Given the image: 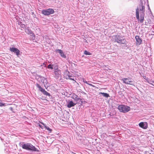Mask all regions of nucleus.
Returning a JSON list of instances; mask_svg holds the SVG:
<instances>
[{
	"instance_id": "nucleus-31",
	"label": "nucleus",
	"mask_w": 154,
	"mask_h": 154,
	"mask_svg": "<svg viewBox=\"0 0 154 154\" xmlns=\"http://www.w3.org/2000/svg\"><path fill=\"white\" fill-rule=\"evenodd\" d=\"M43 65H45V67H46V65L45 64V63H43V64L42 65H41V66H42Z\"/></svg>"
},
{
	"instance_id": "nucleus-15",
	"label": "nucleus",
	"mask_w": 154,
	"mask_h": 154,
	"mask_svg": "<svg viewBox=\"0 0 154 154\" xmlns=\"http://www.w3.org/2000/svg\"><path fill=\"white\" fill-rule=\"evenodd\" d=\"M40 123L44 126L45 129L49 131L50 133L51 132L52 130L50 129L48 127H47L44 123L42 122H40Z\"/></svg>"
},
{
	"instance_id": "nucleus-10",
	"label": "nucleus",
	"mask_w": 154,
	"mask_h": 154,
	"mask_svg": "<svg viewBox=\"0 0 154 154\" xmlns=\"http://www.w3.org/2000/svg\"><path fill=\"white\" fill-rule=\"evenodd\" d=\"M28 150H32L35 152H38L39 150L34 146L30 143Z\"/></svg>"
},
{
	"instance_id": "nucleus-16",
	"label": "nucleus",
	"mask_w": 154,
	"mask_h": 154,
	"mask_svg": "<svg viewBox=\"0 0 154 154\" xmlns=\"http://www.w3.org/2000/svg\"><path fill=\"white\" fill-rule=\"evenodd\" d=\"M41 79V82L44 84L45 85L47 84V80L44 77H42Z\"/></svg>"
},
{
	"instance_id": "nucleus-4",
	"label": "nucleus",
	"mask_w": 154,
	"mask_h": 154,
	"mask_svg": "<svg viewBox=\"0 0 154 154\" xmlns=\"http://www.w3.org/2000/svg\"><path fill=\"white\" fill-rule=\"evenodd\" d=\"M54 77L56 79H58L61 76V71L58 68L57 65H55L54 66Z\"/></svg>"
},
{
	"instance_id": "nucleus-24",
	"label": "nucleus",
	"mask_w": 154,
	"mask_h": 154,
	"mask_svg": "<svg viewBox=\"0 0 154 154\" xmlns=\"http://www.w3.org/2000/svg\"><path fill=\"white\" fill-rule=\"evenodd\" d=\"M148 82L150 84H151L152 85H154V82L153 81H150V82Z\"/></svg>"
},
{
	"instance_id": "nucleus-11",
	"label": "nucleus",
	"mask_w": 154,
	"mask_h": 154,
	"mask_svg": "<svg viewBox=\"0 0 154 154\" xmlns=\"http://www.w3.org/2000/svg\"><path fill=\"white\" fill-rule=\"evenodd\" d=\"M135 38L136 41V45H140L142 42V40L140 37L139 36L136 35Z\"/></svg>"
},
{
	"instance_id": "nucleus-1",
	"label": "nucleus",
	"mask_w": 154,
	"mask_h": 154,
	"mask_svg": "<svg viewBox=\"0 0 154 154\" xmlns=\"http://www.w3.org/2000/svg\"><path fill=\"white\" fill-rule=\"evenodd\" d=\"M145 6L142 3L139 5V8H137L136 9V17L141 23L144 20V17Z\"/></svg>"
},
{
	"instance_id": "nucleus-25",
	"label": "nucleus",
	"mask_w": 154,
	"mask_h": 154,
	"mask_svg": "<svg viewBox=\"0 0 154 154\" xmlns=\"http://www.w3.org/2000/svg\"><path fill=\"white\" fill-rule=\"evenodd\" d=\"M36 86L38 88H39V90L42 88L41 87L40 85L38 84H36Z\"/></svg>"
},
{
	"instance_id": "nucleus-26",
	"label": "nucleus",
	"mask_w": 154,
	"mask_h": 154,
	"mask_svg": "<svg viewBox=\"0 0 154 154\" xmlns=\"http://www.w3.org/2000/svg\"><path fill=\"white\" fill-rule=\"evenodd\" d=\"M39 90H40V91H41L42 92V93L44 91H45V90L42 88H40Z\"/></svg>"
},
{
	"instance_id": "nucleus-12",
	"label": "nucleus",
	"mask_w": 154,
	"mask_h": 154,
	"mask_svg": "<svg viewBox=\"0 0 154 154\" xmlns=\"http://www.w3.org/2000/svg\"><path fill=\"white\" fill-rule=\"evenodd\" d=\"M76 105V103H74L72 101H70L68 103L67 107L69 108H70Z\"/></svg>"
},
{
	"instance_id": "nucleus-14",
	"label": "nucleus",
	"mask_w": 154,
	"mask_h": 154,
	"mask_svg": "<svg viewBox=\"0 0 154 154\" xmlns=\"http://www.w3.org/2000/svg\"><path fill=\"white\" fill-rule=\"evenodd\" d=\"M29 144V143H25L22 145V147L23 149L28 150Z\"/></svg>"
},
{
	"instance_id": "nucleus-2",
	"label": "nucleus",
	"mask_w": 154,
	"mask_h": 154,
	"mask_svg": "<svg viewBox=\"0 0 154 154\" xmlns=\"http://www.w3.org/2000/svg\"><path fill=\"white\" fill-rule=\"evenodd\" d=\"M118 109L120 112L126 113L128 112L130 109L129 106L123 105H119Z\"/></svg>"
},
{
	"instance_id": "nucleus-9",
	"label": "nucleus",
	"mask_w": 154,
	"mask_h": 154,
	"mask_svg": "<svg viewBox=\"0 0 154 154\" xmlns=\"http://www.w3.org/2000/svg\"><path fill=\"white\" fill-rule=\"evenodd\" d=\"M55 52L56 53H59L62 57L64 58H65L66 57V55L64 54L62 50L57 49L55 50Z\"/></svg>"
},
{
	"instance_id": "nucleus-20",
	"label": "nucleus",
	"mask_w": 154,
	"mask_h": 154,
	"mask_svg": "<svg viewBox=\"0 0 154 154\" xmlns=\"http://www.w3.org/2000/svg\"><path fill=\"white\" fill-rule=\"evenodd\" d=\"M7 105V104L5 103H2V101L0 100V106H6Z\"/></svg>"
},
{
	"instance_id": "nucleus-5",
	"label": "nucleus",
	"mask_w": 154,
	"mask_h": 154,
	"mask_svg": "<svg viewBox=\"0 0 154 154\" xmlns=\"http://www.w3.org/2000/svg\"><path fill=\"white\" fill-rule=\"evenodd\" d=\"M54 11L52 9L49 8L45 10H43L42 11V14L45 15H49L54 13Z\"/></svg>"
},
{
	"instance_id": "nucleus-6",
	"label": "nucleus",
	"mask_w": 154,
	"mask_h": 154,
	"mask_svg": "<svg viewBox=\"0 0 154 154\" xmlns=\"http://www.w3.org/2000/svg\"><path fill=\"white\" fill-rule=\"evenodd\" d=\"M139 125L140 127L144 129H146L148 127V124L146 122H140L139 124Z\"/></svg>"
},
{
	"instance_id": "nucleus-34",
	"label": "nucleus",
	"mask_w": 154,
	"mask_h": 154,
	"mask_svg": "<svg viewBox=\"0 0 154 154\" xmlns=\"http://www.w3.org/2000/svg\"><path fill=\"white\" fill-rule=\"evenodd\" d=\"M11 108V109H12V108L11 107V108Z\"/></svg>"
},
{
	"instance_id": "nucleus-28",
	"label": "nucleus",
	"mask_w": 154,
	"mask_h": 154,
	"mask_svg": "<svg viewBox=\"0 0 154 154\" xmlns=\"http://www.w3.org/2000/svg\"><path fill=\"white\" fill-rule=\"evenodd\" d=\"M39 126L42 128L43 129L44 128V127L42 126V125H39Z\"/></svg>"
},
{
	"instance_id": "nucleus-30",
	"label": "nucleus",
	"mask_w": 154,
	"mask_h": 154,
	"mask_svg": "<svg viewBox=\"0 0 154 154\" xmlns=\"http://www.w3.org/2000/svg\"><path fill=\"white\" fill-rule=\"evenodd\" d=\"M83 82H84V83H86L87 84H88V82H87L85 80H83Z\"/></svg>"
},
{
	"instance_id": "nucleus-19",
	"label": "nucleus",
	"mask_w": 154,
	"mask_h": 154,
	"mask_svg": "<svg viewBox=\"0 0 154 154\" xmlns=\"http://www.w3.org/2000/svg\"><path fill=\"white\" fill-rule=\"evenodd\" d=\"M55 66L53 64H49L48 66V69H54Z\"/></svg>"
},
{
	"instance_id": "nucleus-21",
	"label": "nucleus",
	"mask_w": 154,
	"mask_h": 154,
	"mask_svg": "<svg viewBox=\"0 0 154 154\" xmlns=\"http://www.w3.org/2000/svg\"><path fill=\"white\" fill-rule=\"evenodd\" d=\"M69 79L71 80H74L75 82H76L74 80V79L73 78V77L72 76V74H70L69 73Z\"/></svg>"
},
{
	"instance_id": "nucleus-17",
	"label": "nucleus",
	"mask_w": 154,
	"mask_h": 154,
	"mask_svg": "<svg viewBox=\"0 0 154 154\" xmlns=\"http://www.w3.org/2000/svg\"><path fill=\"white\" fill-rule=\"evenodd\" d=\"M122 80L123 82L126 84H130V82H129V79L128 78H123L122 79Z\"/></svg>"
},
{
	"instance_id": "nucleus-23",
	"label": "nucleus",
	"mask_w": 154,
	"mask_h": 154,
	"mask_svg": "<svg viewBox=\"0 0 154 154\" xmlns=\"http://www.w3.org/2000/svg\"><path fill=\"white\" fill-rule=\"evenodd\" d=\"M84 53L85 55H90L91 54L88 51H84Z\"/></svg>"
},
{
	"instance_id": "nucleus-13",
	"label": "nucleus",
	"mask_w": 154,
	"mask_h": 154,
	"mask_svg": "<svg viewBox=\"0 0 154 154\" xmlns=\"http://www.w3.org/2000/svg\"><path fill=\"white\" fill-rule=\"evenodd\" d=\"M69 72L67 70H66L64 72V76L66 79H69Z\"/></svg>"
},
{
	"instance_id": "nucleus-3",
	"label": "nucleus",
	"mask_w": 154,
	"mask_h": 154,
	"mask_svg": "<svg viewBox=\"0 0 154 154\" xmlns=\"http://www.w3.org/2000/svg\"><path fill=\"white\" fill-rule=\"evenodd\" d=\"M114 38L115 41L117 43L123 44H125L126 41L123 36L116 35L114 36Z\"/></svg>"
},
{
	"instance_id": "nucleus-7",
	"label": "nucleus",
	"mask_w": 154,
	"mask_h": 154,
	"mask_svg": "<svg viewBox=\"0 0 154 154\" xmlns=\"http://www.w3.org/2000/svg\"><path fill=\"white\" fill-rule=\"evenodd\" d=\"M10 50L12 52L15 53L16 55L18 56L20 54V51L19 50L14 47L10 48Z\"/></svg>"
},
{
	"instance_id": "nucleus-8",
	"label": "nucleus",
	"mask_w": 154,
	"mask_h": 154,
	"mask_svg": "<svg viewBox=\"0 0 154 154\" xmlns=\"http://www.w3.org/2000/svg\"><path fill=\"white\" fill-rule=\"evenodd\" d=\"M25 31L27 34H30L32 36L33 39V38H35V35L33 33L32 31L29 28V27L25 28Z\"/></svg>"
},
{
	"instance_id": "nucleus-32",
	"label": "nucleus",
	"mask_w": 154,
	"mask_h": 154,
	"mask_svg": "<svg viewBox=\"0 0 154 154\" xmlns=\"http://www.w3.org/2000/svg\"><path fill=\"white\" fill-rule=\"evenodd\" d=\"M24 26H25V25H24V24H22V27H24Z\"/></svg>"
},
{
	"instance_id": "nucleus-18",
	"label": "nucleus",
	"mask_w": 154,
	"mask_h": 154,
	"mask_svg": "<svg viewBox=\"0 0 154 154\" xmlns=\"http://www.w3.org/2000/svg\"><path fill=\"white\" fill-rule=\"evenodd\" d=\"M100 94H102L103 96L106 97H109V94L106 93L100 92Z\"/></svg>"
},
{
	"instance_id": "nucleus-27",
	"label": "nucleus",
	"mask_w": 154,
	"mask_h": 154,
	"mask_svg": "<svg viewBox=\"0 0 154 154\" xmlns=\"http://www.w3.org/2000/svg\"><path fill=\"white\" fill-rule=\"evenodd\" d=\"M129 82H130V84H128L132 85H134V83L132 81H129Z\"/></svg>"
},
{
	"instance_id": "nucleus-33",
	"label": "nucleus",
	"mask_w": 154,
	"mask_h": 154,
	"mask_svg": "<svg viewBox=\"0 0 154 154\" xmlns=\"http://www.w3.org/2000/svg\"><path fill=\"white\" fill-rule=\"evenodd\" d=\"M72 153H74V154H76V153H73V152H72Z\"/></svg>"
},
{
	"instance_id": "nucleus-22",
	"label": "nucleus",
	"mask_w": 154,
	"mask_h": 154,
	"mask_svg": "<svg viewBox=\"0 0 154 154\" xmlns=\"http://www.w3.org/2000/svg\"><path fill=\"white\" fill-rule=\"evenodd\" d=\"M43 94H44L46 96H50V94L48 93L46 91H44L43 92Z\"/></svg>"
},
{
	"instance_id": "nucleus-29",
	"label": "nucleus",
	"mask_w": 154,
	"mask_h": 154,
	"mask_svg": "<svg viewBox=\"0 0 154 154\" xmlns=\"http://www.w3.org/2000/svg\"><path fill=\"white\" fill-rule=\"evenodd\" d=\"M88 85H91V86H92V87H95V86H94V85H92V84H90V83H88Z\"/></svg>"
}]
</instances>
